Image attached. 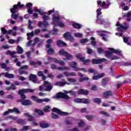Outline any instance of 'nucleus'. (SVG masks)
Instances as JSON below:
<instances>
[{
	"mask_svg": "<svg viewBox=\"0 0 131 131\" xmlns=\"http://www.w3.org/2000/svg\"><path fill=\"white\" fill-rule=\"evenodd\" d=\"M74 102L77 104H90V99L88 98H76L74 99Z\"/></svg>",
	"mask_w": 131,
	"mask_h": 131,
	"instance_id": "obj_7",
	"label": "nucleus"
},
{
	"mask_svg": "<svg viewBox=\"0 0 131 131\" xmlns=\"http://www.w3.org/2000/svg\"><path fill=\"white\" fill-rule=\"evenodd\" d=\"M80 112L81 113H89V112L86 111V108H83L80 110Z\"/></svg>",
	"mask_w": 131,
	"mask_h": 131,
	"instance_id": "obj_61",
	"label": "nucleus"
},
{
	"mask_svg": "<svg viewBox=\"0 0 131 131\" xmlns=\"http://www.w3.org/2000/svg\"><path fill=\"white\" fill-rule=\"evenodd\" d=\"M103 96L105 99H108L110 97L113 96V92L112 91H107L103 93Z\"/></svg>",
	"mask_w": 131,
	"mask_h": 131,
	"instance_id": "obj_17",
	"label": "nucleus"
},
{
	"mask_svg": "<svg viewBox=\"0 0 131 131\" xmlns=\"http://www.w3.org/2000/svg\"><path fill=\"white\" fill-rule=\"evenodd\" d=\"M111 4L110 2H107L106 3V2H102V1H97V6L98 7H101V8H104V7H105V6H106V7H105L104 9H108L109 6H110Z\"/></svg>",
	"mask_w": 131,
	"mask_h": 131,
	"instance_id": "obj_8",
	"label": "nucleus"
},
{
	"mask_svg": "<svg viewBox=\"0 0 131 131\" xmlns=\"http://www.w3.org/2000/svg\"><path fill=\"white\" fill-rule=\"evenodd\" d=\"M17 53L18 54L23 53V49L20 46H17Z\"/></svg>",
	"mask_w": 131,
	"mask_h": 131,
	"instance_id": "obj_42",
	"label": "nucleus"
},
{
	"mask_svg": "<svg viewBox=\"0 0 131 131\" xmlns=\"http://www.w3.org/2000/svg\"><path fill=\"white\" fill-rule=\"evenodd\" d=\"M25 6L24 4H21V2H19L17 3V5H14L12 8L10 9V12L12 13L11 15V17L13 18L14 20H17L19 14H16L18 13V9H22Z\"/></svg>",
	"mask_w": 131,
	"mask_h": 131,
	"instance_id": "obj_1",
	"label": "nucleus"
},
{
	"mask_svg": "<svg viewBox=\"0 0 131 131\" xmlns=\"http://www.w3.org/2000/svg\"><path fill=\"white\" fill-rule=\"evenodd\" d=\"M75 37H82V34L80 33H77L75 34Z\"/></svg>",
	"mask_w": 131,
	"mask_h": 131,
	"instance_id": "obj_57",
	"label": "nucleus"
},
{
	"mask_svg": "<svg viewBox=\"0 0 131 131\" xmlns=\"http://www.w3.org/2000/svg\"><path fill=\"white\" fill-rule=\"evenodd\" d=\"M8 118H9V119H12V120H17V119H18L17 117H14L13 116H9Z\"/></svg>",
	"mask_w": 131,
	"mask_h": 131,
	"instance_id": "obj_58",
	"label": "nucleus"
},
{
	"mask_svg": "<svg viewBox=\"0 0 131 131\" xmlns=\"http://www.w3.org/2000/svg\"><path fill=\"white\" fill-rule=\"evenodd\" d=\"M99 36L102 37L103 40L107 41L108 40V35L107 34H100Z\"/></svg>",
	"mask_w": 131,
	"mask_h": 131,
	"instance_id": "obj_28",
	"label": "nucleus"
},
{
	"mask_svg": "<svg viewBox=\"0 0 131 131\" xmlns=\"http://www.w3.org/2000/svg\"><path fill=\"white\" fill-rule=\"evenodd\" d=\"M10 111H11L12 113H14H14H16V114H20V111L16 107H14L13 109H11Z\"/></svg>",
	"mask_w": 131,
	"mask_h": 131,
	"instance_id": "obj_37",
	"label": "nucleus"
},
{
	"mask_svg": "<svg viewBox=\"0 0 131 131\" xmlns=\"http://www.w3.org/2000/svg\"><path fill=\"white\" fill-rule=\"evenodd\" d=\"M131 16V12H128L127 13H124L123 15V18H129Z\"/></svg>",
	"mask_w": 131,
	"mask_h": 131,
	"instance_id": "obj_41",
	"label": "nucleus"
},
{
	"mask_svg": "<svg viewBox=\"0 0 131 131\" xmlns=\"http://www.w3.org/2000/svg\"><path fill=\"white\" fill-rule=\"evenodd\" d=\"M29 80H30V81H32L33 82H34V83H37V76H36V75H34L33 74H30Z\"/></svg>",
	"mask_w": 131,
	"mask_h": 131,
	"instance_id": "obj_15",
	"label": "nucleus"
},
{
	"mask_svg": "<svg viewBox=\"0 0 131 131\" xmlns=\"http://www.w3.org/2000/svg\"><path fill=\"white\" fill-rule=\"evenodd\" d=\"M52 20L54 23H58L60 21V17L53 15Z\"/></svg>",
	"mask_w": 131,
	"mask_h": 131,
	"instance_id": "obj_31",
	"label": "nucleus"
},
{
	"mask_svg": "<svg viewBox=\"0 0 131 131\" xmlns=\"http://www.w3.org/2000/svg\"><path fill=\"white\" fill-rule=\"evenodd\" d=\"M68 81L70 82H76V79L70 78L68 79Z\"/></svg>",
	"mask_w": 131,
	"mask_h": 131,
	"instance_id": "obj_62",
	"label": "nucleus"
},
{
	"mask_svg": "<svg viewBox=\"0 0 131 131\" xmlns=\"http://www.w3.org/2000/svg\"><path fill=\"white\" fill-rule=\"evenodd\" d=\"M65 123L67 125H70V124H72V120H69L65 121Z\"/></svg>",
	"mask_w": 131,
	"mask_h": 131,
	"instance_id": "obj_60",
	"label": "nucleus"
},
{
	"mask_svg": "<svg viewBox=\"0 0 131 131\" xmlns=\"http://www.w3.org/2000/svg\"><path fill=\"white\" fill-rule=\"evenodd\" d=\"M93 101L94 103H96V104H98L100 105L101 103H102V100L99 98H96L93 99Z\"/></svg>",
	"mask_w": 131,
	"mask_h": 131,
	"instance_id": "obj_35",
	"label": "nucleus"
},
{
	"mask_svg": "<svg viewBox=\"0 0 131 131\" xmlns=\"http://www.w3.org/2000/svg\"><path fill=\"white\" fill-rule=\"evenodd\" d=\"M31 99L32 100H33V101H34V102H36L37 101V97L34 96V95H33L31 97Z\"/></svg>",
	"mask_w": 131,
	"mask_h": 131,
	"instance_id": "obj_56",
	"label": "nucleus"
},
{
	"mask_svg": "<svg viewBox=\"0 0 131 131\" xmlns=\"http://www.w3.org/2000/svg\"><path fill=\"white\" fill-rule=\"evenodd\" d=\"M45 112H49L50 111V106H46L43 109Z\"/></svg>",
	"mask_w": 131,
	"mask_h": 131,
	"instance_id": "obj_59",
	"label": "nucleus"
},
{
	"mask_svg": "<svg viewBox=\"0 0 131 131\" xmlns=\"http://www.w3.org/2000/svg\"><path fill=\"white\" fill-rule=\"evenodd\" d=\"M69 65L71 67V68H73L74 71H80V69L77 68V63L75 61H71L69 63Z\"/></svg>",
	"mask_w": 131,
	"mask_h": 131,
	"instance_id": "obj_12",
	"label": "nucleus"
},
{
	"mask_svg": "<svg viewBox=\"0 0 131 131\" xmlns=\"http://www.w3.org/2000/svg\"><path fill=\"white\" fill-rule=\"evenodd\" d=\"M40 127L42 128H48L50 126V125L48 123H46V121H41L39 123Z\"/></svg>",
	"mask_w": 131,
	"mask_h": 131,
	"instance_id": "obj_22",
	"label": "nucleus"
},
{
	"mask_svg": "<svg viewBox=\"0 0 131 131\" xmlns=\"http://www.w3.org/2000/svg\"><path fill=\"white\" fill-rule=\"evenodd\" d=\"M90 93V91L88 90L81 89L78 91V95H83L84 96H88Z\"/></svg>",
	"mask_w": 131,
	"mask_h": 131,
	"instance_id": "obj_16",
	"label": "nucleus"
},
{
	"mask_svg": "<svg viewBox=\"0 0 131 131\" xmlns=\"http://www.w3.org/2000/svg\"><path fill=\"white\" fill-rule=\"evenodd\" d=\"M108 50H110V51H106L105 52V57H106V58H109L110 57V56H111V55H112V54H118L119 55V56H120L121 54V51H120V50H115L114 48H108Z\"/></svg>",
	"mask_w": 131,
	"mask_h": 131,
	"instance_id": "obj_4",
	"label": "nucleus"
},
{
	"mask_svg": "<svg viewBox=\"0 0 131 131\" xmlns=\"http://www.w3.org/2000/svg\"><path fill=\"white\" fill-rule=\"evenodd\" d=\"M88 80H90V78H89L88 77H85L84 78H80L79 79V82H82L83 81H85Z\"/></svg>",
	"mask_w": 131,
	"mask_h": 131,
	"instance_id": "obj_39",
	"label": "nucleus"
},
{
	"mask_svg": "<svg viewBox=\"0 0 131 131\" xmlns=\"http://www.w3.org/2000/svg\"><path fill=\"white\" fill-rule=\"evenodd\" d=\"M116 26H120V28H118V30H119V31L122 30H125L128 28L127 26H123L122 25L120 24L119 21H118L116 24Z\"/></svg>",
	"mask_w": 131,
	"mask_h": 131,
	"instance_id": "obj_21",
	"label": "nucleus"
},
{
	"mask_svg": "<svg viewBox=\"0 0 131 131\" xmlns=\"http://www.w3.org/2000/svg\"><path fill=\"white\" fill-rule=\"evenodd\" d=\"M64 93L63 92H59L56 94V97L57 99H64L65 100H69L70 97L67 94H70L71 91H63Z\"/></svg>",
	"mask_w": 131,
	"mask_h": 131,
	"instance_id": "obj_3",
	"label": "nucleus"
},
{
	"mask_svg": "<svg viewBox=\"0 0 131 131\" xmlns=\"http://www.w3.org/2000/svg\"><path fill=\"white\" fill-rule=\"evenodd\" d=\"M100 114H103V115H104L105 116H106V117H110V114H108L107 112H104V111H100Z\"/></svg>",
	"mask_w": 131,
	"mask_h": 131,
	"instance_id": "obj_47",
	"label": "nucleus"
},
{
	"mask_svg": "<svg viewBox=\"0 0 131 131\" xmlns=\"http://www.w3.org/2000/svg\"><path fill=\"white\" fill-rule=\"evenodd\" d=\"M76 58H77V59H79L80 62H81V61L83 60L84 57H82V55L81 54V53H79L76 55Z\"/></svg>",
	"mask_w": 131,
	"mask_h": 131,
	"instance_id": "obj_36",
	"label": "nucleus"
},
{
	"mask_svg": "<svg viewBox=\"0 0 131 131\" xmlns=\"http://www.w3.org/2000/svg\"><path fill=\"white\" fill-rule=\"evenodd\" d=\"M55 63H56L57 64H59L61 66H64L65 65V62L63 61V60H58V59L55 60Z\"/></svg>",
	"mask_w": 131,
	"mask_h": 131,
	"instance_id": "obj_38",
	"label": "nucleus"
},
{
	"mask_svg": "<svg viewBox=\"0 0 131 131\" xmlns=\"http://www.w3.org/2000/svg\"><path fill=\"white\" fill-rule=\"evenodd\" d=\"M85 117L86 118V119H88V120H90V121H92V119H93V118H94V117H95V116H93V115H85Z\"/></svg>",
	"mask_w": 131,
	"mask_h": 131,
	"instance_id": "obj_44",
	"label": "nucleus"
},
{
	"mask_svg": "<svg viewBox=\"0 0 131 131\" xmlns=\"http://www.w3.org/2000/svg\"><path fill=\"white\" fill-rule=\"evenodd\" d=\"M17 123L20 125H24V124H26V121L23 119H19L17 120Z\"/></svg>",
	"mask_w": 131,
	"mask_h": 131,
	"instance_id": "obj_30",
	"label": "nucleus"
},
{
	"mask_svg": "<svg viewBox=\"0 0 131 131\" xmlns=\"http://www.w3.org/2000/svg\"><path fill=\"white\" fill-rule=\"evenodd\" d=\"M29 129V126H24L23 128L20 129V131H27Z\"/></svg>",
	"mask_w": 131,
	"mask_h": 131,
	"instance_id": "obj_50",
	"label": "nucleus"
},
{
	"mask_svg": "<svg viewBox=\"0 0 131 131\" xmlns=\"http://www.w3.org/2000/svg\"><path fill=\"white\" fill-rule=\"evenodd\" d=\"M96 22L97 23H98V24H99L100 25H102L106 23L105 19L99 17L97 18Z\"/></svg>",
	"mask_w": 131,
	"mask_h": 131,
	"instance_id": "obj_25",
	"label": "nucleus"
},
{
	"mask_svg": "<svg viewBox=\"0 0 131 131\" xmlns=\"http://www.w3.org/2000/svg\"><path fill=\"white\" fill-rule=\"evenodd\" d=\"M94 53V50H92L91 48H88L87 49V54H88L89 55H92V54H93Z\"/></svg>",
	"mask_w": 131,
	"mask_h": 131,
	"instance_id": "obj_52",
	"label": "nucleus"
},
{
	"mask_svg": "<svg viewBox=\"0 0 131 131\" xmlns=\"http://www.w3.org/2000/svg\"><path fill=\"white\" fill-rule=\"evenodd\" d=\"M46 47L47 49H49L48 50L49 55H53L55 53V50L51 48V44H47Z\"/></svg>",
	"mask_w": 131,
	"mask_h": 131,
	"instance_id": "obj_19",
	"label": "nucleus"
},
{
	"mask_svg": "<svg viewBox=\"0 0 131 131\" xmlns=\"http://www.w3.org/2000/svg\"><path fill=\"white\" fill-rule=\"evenodd\" d=\"M101 10H102V9L101 8H99V9L97 10L96 12L97 14L96 18H98L100 15H102V12L101 11Z\"/></svg>",
	"mask_w": 131,
	"mask_h": 131,
	"instance_id": "obj_46",
	"label": "nucleus"
},
{
	"mask_svg": "<svg viewBox=\"0 0 131 131\" xmlns=\"http://www.w3.org/2000/svg\"><path fill=\"white\" fill-rule=\"evenodd\" d=\"M63 37L64 38H68V39H69L70 41H71L72 42L74 40V38L71 35L69 32L65 33L63 34Z\"/></svg>",
	"mask_w": 131,
	"mask_h": 131,
	"instance_id": "obj_14",
	"label": "nucleus"
},
{
	"mask_svg": "<svg viewBox=\"0 0 131 131\" xmlns=\"http://www.w3.org/2000/svg\"><path fill=\"white\" fill-rule=\"evenodd\" d=\"M52 112H54L55 113H57L59 115H61L62 116H66V115H68V113L64 112L61 111V110H59L57 108L54 107L52 110Z\"/></svg>",
	"mask_w": 131,
	"mask_h": 131,
	"instance_id": "obj_10",
	"label": "nucleus"
},
{
	"mask_svg": "<svg viewBox=\"0 0 131 131\" xmlns=\"http://www.w3.org/2000/svg\"><path fill=\"white\" fill-rule=\"evenodd\" d=\"M81 62H82L84 65H88L90 62H91V60L90 59H85V57H84L83 60L81 61Z\"/></svg>",
	"mask_w": 131,
	"mask_h": 131,
	"instance_id": "obj_34",
	"label": "nucleus"
},
{
	"mask_svg": "<svg viewBox=\"0 0 131 131\" xmlns=\"http://www.w3.org/2000/svg\"><path fill=\"white\" fill-rule=\"evenodd\" d=\"M6 54L7 55H10L12 58H17V56L15 55V54H16L15 51L11 52L10 50H7Z\"/></svg>",
	"mask_w": 131,
	"mask_h": 131,
	"instance_id": "obj_26",
	"label": "nucleus"
},
{
	"mask_svg": "<svg viewBox=\"0 0 131 131\" xmlns=\"http://www.w3.org/2000/svg\"><path fill=\"white\" fill-rule=\"evenodd\" d=\"M44 86L46 88V89H45L46 92H50V91H52L53 89V86L50 85V83L48 82V81H44Z\"/></svg>",
	"mask_w": 131,
	"mask_h": 131,
	"instance_id": "obj_13",
	"label": "nucleus"
},
{
	"mask_svg": "<svg viewBox=\"0 0 131 131\" xmlns=\"http://www.w3.org/2000/svg\"><path fill=\"white\" fill-rule=\"evenodd\" d=\"M27 69H28V67L26 65L20 67V68L18 70V72L20 75H22L23 74H28V72L25 71L27 70Z\"/></svg>",
	"mask_w": 131,
	"mask_h": 131,
	"instance_id": "obj_11",
	"label": "nucleus"
},
{
	"mask_svg": "<svg viewBox=\"0 0 131 131\" xmlns=\"http://www.w3.org/2000/svg\"><path fill=\"white\" fill-rule=\"evenodd\" d=\"M11 109H8V111L5 112L4 114L3 115L4 116H6L7 115H9L10 113H12V111H11Z\"/></svg>",
	"mask_w": 131,
	"mask_h": 131,
	"instance_id": "obj_53",
	"label": "nucleus"
},
{
	"mask_svg": "<svg viewBox=\"0 0 131 131\" xmlns=\"http://www.w3.org/2000/svg\"><path fill=\"white\" fill-rule=\"evenodd\" d=\"M78 126H80V127H83L85 126V123L82 120H81L80 122L78 123Z\"/></svg>",
	"mask_w": 131,
	"mask_h": 131,
	"instance_id": "obj_40",
	"label": "nucleus"
},
{
	"mask_svg": "<svg viewBox=\"0 0 131 131\" xmlns=\"http://www.w3.org/2000/svg\"><path fill=\"white\" fill-rule=\"evenodd\" d=\"M51 117L53 119H58V118H59V116H58V115L54 113H52L51 114Z\"/></svg>",
	"mask_w": 131,
	"mask_h": 131,
	"instance_id": "obj_49",
	"label": "nucleus"
},
{
	"mask_svg": "<svg viewBox=\"0 0 131 131\" xmlns=\"http://www.w3.org/2000/svg\"><path fill=\"white\" fill-rule=\"evenodd\" d=\"M31 7H32V3H29L28 4H26V7L27 8V9H31Z\"/></svg>",
	"mask_w": 131,
	"mask_h": 131,
	"instance_id": "obj_54",
	"label": "nucleus"
},
{
	"mask_svg": "<svg viewBox=\"0 0 131 131\" xmlns=\"http://www.w3.org/2000/svg\"><path fill=\"white\" fill-rule=\"evenodd\" d=\"M3 75H4L5 77H7L8 78H14V76L13 74H9L8 72L6 73H3Z\"/></svg>",
	"mask_w": 131,
	"mask_h": 131,
	"instance_id": "obj_29",
	"label": "nucleus"
},
{
	"mask_svg": "<svg viewBox=\"0 0 131 131\" xmlns=\"http://www.w3.org/2000/svg\"><path fill=\"white\" fill-rule=\"evenodd\" d=\"M58 54L59 55V56H64L65 57H66L67 60H71L73 57L71 54H69V53L65 51L63 49H61L59 50Z\"/></svg>",
	"mask_w": 131,
	"mask_h": 131,
	"instance_id": "obj_6",
	"label": "nucleus"
},
{
	"mask_svg": "<svg viewBox=\"0 0 131 131\" xmlns=\"http://www.w3.org/2000/svg\"><path fill=\"white\" fill-rule=\"evenodd\" d=\"M110 79L108 78H104L102 79L101 81V84L103 88H106V85H107L108 82L110 81Z\"/></svg>",
	"mask_w": 131,
	"mask_h": 131,
	"instance_id": "obj_24",
	"label": "nucleus"
},
{
	"mask_svg": "<svg viewBox=\"0 0 131 131\" xmlns=\"http://www.w3.org/2000/svg\"><path fill=\"white\" fill-rule=\"evenodd\" d=\"M57 25L58 26H59L60 27H64V23L59 21L57 23Z\"/></svg>",
	"mask_w": 131,
	"mask_h": 131,
	"instance_id": "obj_63",
	"label": "nucleus"
},
{
	"mask_svg": "<svg viewBox=\"0 0 131 131\" xmlns=\"http://www.w3.org/2000/svg\"><path fill=\"white\" fill-rule=\"evenodd\" d=\"M34 90L31 89H23L21 90H19L18 91V95L20 96V98L21 99H18L17 100L18 103L22 102V101L25 100L26 99V95L24 94H26L27 93H33Z\"/></svg>",
	"mask_w": 131,
	"mask_h": 131,
	"instance_id": "obj_2",
	"label": "nucleus"
},
{
	"mask_svg": "<svg viewBox=\"0 0 131 131\" xmlns=\"http://www.w3.org/2000/svg\"><path fill=\"white\" fill-rule=\"evenodd\" d=\"M88 71L90 73H94V74H98V72L95 71L93 69H89Z\"/></svg>",
	"mask_w": 131,
	"mask_h": 131,
	"instance_id": "obj_48",
	"label": "nucleus"
},
{
	"mask_svg": "<svg viewBox=\"0 0 131 131\" xmlns=\"http://www.w3.org/2000/svg\"><path fill=\"white\" fill-rule=\"evenodd\" d=\"M32 102L29 100L27 99H24L21 101V104L23 106H30L32 105Z\"/></svg>",
	"mask_w": 131,
	"mask_h": 131,
	"instance_id": "obj_18",
	"label": "nucleus"
},
{
	"mask_svg": "<svg viewBox=\"0 0 131 131\" xmlns=\"http://www.w3.org/2000/svg\"><path fill=\"white\" fill-rule=\"evenodd\" d=\"M24 115L26 116V117L29 118L28 119V121H29L30 122H32V125H34V126H37L38 125V123H37L36 122H35V119L32 115H30L29 113H25Z\"/></svg>",
	"mask_w": 131,
	"mask_h": 131,
	"instance_id": "obj_5",
	"label": "nucleus"
},
{
	"mask_svg": "<svg viewBox=\"0 0 131 131\" xmlns=\"http://www.w3.org/2000/svg\"><path fill=\"white\" fill-rule=\"evenodd\" d=\"M51 69H53V70H55L56 69H57V66H55V64H52L51 65Z\"/></svg>",
	"mask_w": 131,
	"mask_h": 131,
	"instance_id": "obj_64",
	"label": "nucleus"
},
{
	"mask_svg": "<svg viewBox=\"0 0 131 131\" xmlns=\"http://www.w3.org/2000/svg\"><path fill=\"white\" fill-rule=\"evenodd\" d=\"M88 41H89V39L88 38L82 39L80 40L81 43H85V42H88Z\"/></svg>",
	"mask_w": 131,
	"mask_h": 131,
	"instance_id": "obj_55",
	"label": "nucleus"
},
{
	"mask_svg": "<svg viewBox=\"0 0 131 131\" xmlns=\"http://www.w3.org/2000/svg\"><path fill=\"white\" fill-rule=\"evenodd\" d=\"M97 51L98 54H104V53H105V50L101 48H97Z\"/></svg>",
	"mask_w": 131,
	"mask_h": 131,
	"instance_id": "obj_43",
	"label": "nucleus"
},
{
	"mask_svg": "<svg viewBox=\"0 0 131 131\" xmlns=\"http://www.w3.org/2000/svg\"><path fill=\"white\" fill-rule=\"evenodd\" d=\"M56 45L57 47H59V48H62L63 47H67V44L65 43V42L61 40H57L56 42Z\"/></svg>",
	"mask_w": 131,
	"mask_h": 131,
	"instance_id": "obj_20",
	"label": "nucleus"
},
{
	"mask_svg": "<svg viewBox=\"0 0 131 131\" xmlns=\"http://www.w3.org/2000/svg\"><path fill=\"white\" fill-rule=\"evenodd\" d=\"M34 112L35 113H37V114H38V115H40L41 116L42 115H45V113H43V112L40 110L35 109L34 111Z\"/></svg>",
	"mask_w": 131,
	"mask_h": 131,
	"instance_id": "obj_33",
	"label": "nucleus"
},
{
	"mask_svg": "<svg viewBox=\"0 0 131 131\" xmlns=\"http://www.w3.org/2000/svg\"><path fill=\"white\" fill-rule=\"evenodd\" d=\"M107 61V59L105 58H100V59H96L94 58L92 60V63L93 64V65L101 64V63H103V62H106Z\"/></svg>",
	"mask_w": 131,
	"mask_h": 131,
	"instance_id": "obj_9",
	"label": "nucleus"
},
{
	"mask_svg": "<svg viewBox=\"0 0 131 131\" xmlns=\"http://www.w3.org/2000/svg\"><path fill=\"white\" fill-rule=\"evenodd\" d=\"M72 26L73 27H74V28H75L76 29H80L82 27V25L76 23H73L72 24Z\"/></svg>",
	"mask_w": 131,
	"mask_h": 131,
	"instance_id": "obj_27",
	"label": "nucleus"
},
{
	"mask_svg": "<svg viewBox=\"0 0 131 131\" xmlns=\"http://www.w3.org/2000/svg\"><path fill=\"white\" fill-rule=\"evenodd\" d=\"M1 31L2 33L4 35L7 34V33H8V31L6 30L4 27L1 28Z\"/></svg>",
	"mask_w": 131,
	"mask_h": 131,
	"instance_id": "obj_51",
	"label": "nucleus"
},
{
	"mask_svg": "<svg viewBox=\"0 0 131 131\" xmlns=\"http://www.w3.org/2000/svg\"><path fill=\"white\" fill-rule=\"evenodd\" d=\"M104 76H105V74L102 73L98 75L93 76L92 79H93V80H98V79H100V78H102Z\"/></svg>",
	"mask_w": 131,
	"mask_h": 131,
	"instance_id": "obj_23",
	"label": "nucleus"
},
{
	"mask_svg": "<svg viewBox=\"0 0 131 131\" xmlns=\"http://www.w3.org/2000/svg\"><path fill=\"white\" fill-rule=\"evenodd\" d=\"M65 84H66V82L62 81H57L55 83V85H57L58 86H63Z\"/></svg>",
	"mask_w": 131,
	"mask_h": 131,
	"instance_id": "obj_32",
	"label": "nucleus"
},
{
	"mask_svg": "<svg viewBox=\"0 0 131 131\" xmlns=\"http://www.w3.org/2000/svg\"><path fill=\"white\" fill-rule=\"evenodd\" d=\"M42 19L44 21H48V20H50L51 18L48 15H43L42 16Z\"/></svg>",
	"mask_w": 131,
	"mask_h": 131,
	"instance_id": "obj_45",
	"label": "nucleus"
}]
</instances>
